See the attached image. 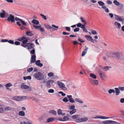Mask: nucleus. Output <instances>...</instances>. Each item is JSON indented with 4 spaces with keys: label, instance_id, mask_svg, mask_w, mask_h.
<instances>
[{
    "label": "nucleus",
    "instance_id": "obj_1",
    "mask_svg": "<svg viewBox=\"0 0 124 124\" xmlns=\"http://www.w3.org/2000/svg\"><path fill=\"white\" fill-rule=\"evenodd\" d=\"M112 55L113 57L117 60H122L124 59V56L123 54L121 52H114L112 53Z\"/></svg>",
    "mask_w": 124,
    "mask_h": 124
},
{
    "label": "nucleus",
    "instance_id": "obj_2",
    "mask_svg": "<svg viewBox=\"0 0 124 124\" xmlns=\"http://www.w3.org/2000/svg\"><path fill=\"white\" fill-rule=\"evenodd\" d=\"M34 76L36 79L39 80H43L44 77L43 75L40 72H38L35 74Z\"/></svg>",
    "mask_w": 124,
    "mask_h": 124
},
{
    "label": "nucleus",
    "instance_id": "obj_3",
    "mask_svg": "<svg viewBox=\"0 0 124 124\" xmlns=\"http://www.w3.org/2000/svg\"><path fill=\"white\" fill-rule=\"evenodd\" d=\"M57 84L60 88L64 90H66L67 89V88L65 84L62 82L58 81L57 82Z\"/></svg>",
    "mask_w": 124,
    "mask_h": 124
},
{
    "label": "nucleus",
    "instance_id": "obj_4",
    "mask_svg": "<svg viewBox=\"0 0 124 124\" xmlns=\"http://www.w3.org/2000/svg\"><path fill=\"white\" fill-rule=\"evenodd\" d=\"M113 3L117 6H118L120 8H124V4H122L119 2L117 0H114L113 1Z\"/></svg>",
    "mask_w": 124,
    "mask_h": 124
},
{
    "label": "nucleus",
    "instance_id": "obj_5",
    "mask_svg": "<svg viewBox=\"0 0 124 124\" xmlns=\"http://www.w3.org/2000/svg\"><path fill=\"white\" fill-rule=\"evenodd\" d=\"M102 123L104 124H117V123L115 121L111 120H107L104 121Z\"/></svg>",
    "mask_w": 124,
    "mask_h": 124
},
{
    "label": "nucleus",
    "instance_id": "obj_6",
    "mask_svg": "<svg viewBox=\"0 0 124 124\" xmlns=\"http://www.w3.org/2000/svg\"><path fill=\"white\" fill-rule=\"evenodd\" d=\"M21 87L22 89H28V90L29 91H31V88L29 86L27 85H24L23 83H22L21 84Z\"/></svg>",
    "mask_w": 124,
    "mask_h": 124
},
{
    "label": "nucleus",
    "instance_id": "obj_7",
    "mask_svg": "<svg viewBox=\"0 0 124 124\" xmlns=\"http://www.w3.org/2000/svg\"><path fill=\"white\" fill-rule=\"evenodd\" d=\"M15 18L14 16L11 14H10L8 18V20L9 21H11L12 22H15Z\"/></svg>",
    "mask_w": 124,
    "mask_h": 124
},
{
    "label": "nucleus",
    "instance_id": "obj_8",
    "mask_svg": "<svg viewBox=\"0 0 124 124\" xmlns=\"http://www.w3.org/2000/svg\"><path fill=\"white\" fill-rule=\"evenodd\" d=\"M115 17L116 19V20L122 22L123 23H124V18H123L122 17H120L117 15H115Z\"/></svg>",
    "mask_w": 124,
    "mask_h": 124
},
{
    "label": "nucleus",
    "instance_id": "obj_9",
    "mask_svg": "<svg viewBox=\"0 0 124 124\" xmlns=\"http://www.w3.org/2000/svg\"><path fill=\"white\" fill-rule=\"evenodd\" d=\"M54 82V81L53 80H49L46 81V85L47 87H50L51 86L50 83H52Z\"/></svg>",
    "mask_w": 124,
    "mask_h": 124
},
{
    "label": "nucleus",
    "instance_id": "obj_10",
    "mask_svg": "<svg viewBox=\"0 0 124 124\" xmlns=\"http://www.w3.org/2000/svg\"><path fill=\"white\" fill-rule=\"evenodd\" d=\"M23 97L20 96H15L13 97V99L17 101H21L23 99Z\"/></svg>",
    "mask_w": 124,
    "mask_h": 124
},
{
    "label": "nucleus",
    "instance_id": "obj_11",
    "mask_svg": "<svg viewBox=\"0 0 124 124\" xmlns=\"http://www.w3.org/2000/svg\"><path fill=\"white\" fill-rule=\"evenodd\" d=\"M92 118L93 119H108L109 118L103 116H97L95 117H93Z\"/></svg>",
    "mask_w": 124,
    "mask_h": 124
},
{
    "label": "nucleus",
    "instance_id": "obj_12",
    "mask_svg": "<svg viewBox=\"0 0 124 124\" xmlns=\"http://www.w3.org/2000/svg\"><path fill=\"white\" fill-rule=\"evenodd\" d=\"M15 20L16 21H20L22 24L23 25H26V23L24 21L17 17H16L15 18Z\"/></svg>",
    "mask_w": 124,
    "mask_h": 124
},
{
    "label": "nucleus",
    "instance_id": "obj_13",
    "mask_svg": "<svg viewBox=\"0 0 124 124\" xmlns=\"http://www.w3.org/2000/svg\"><path fill=\"white\" fill-rule=\"evenodd\" d=\"M85 37L87 40L91 41L92 42H94V40L92 39V37L91 36L88 35H85Z\"/></svg>",
    "mask_w": 124,
    "mask_h": 124
},
{
    "label": "nucleus",
    "instance_id": "obj_14",
    "mask_svg": "<svg viewBox=\"0 0 124 124\" xmlns=\"http://www.w3.org/2000/svg\"><path fill=\"white\" fill-rule=\"evenodd\" d=\"M114 25L117 29H120L121 27V24L117 22H115L114 23Z\"/></svg>",
    "mask_w": 124,
    "mask_h": 124
},
{
    "label": "nucleus",
    "instance_id": "obj_15",
    "mask_svg": "<svg viewBox=\"0 0 124 124\" xmlns=\"http://www.w3.org/2000/svg\"><path fill=\"white\" fill-rule=\"evenodd\" d=\"M67 97L69 99V101L71 103H74L75 102V100L72 98V96L71 95H67Z\"/></svg>",
    "mask_w": 124,
    "mask_h": 124
},
{
    "label": "nucleus",
    "instance_id": "obj_16",
    "mask_svg": "<svg viewBox=\"0 0 124 124\" xmlns=\"http://www.w3.org/2000/svg\"><path fill=\"white\" fill-rule=\"evenodd\" d=\"M6 12L4 10H2V12L0 13V17L1 18H3L5 17V15L6 14Z\"/></svg>",
    "mask_w": 124,
    "mask_h": 124
},
{
    "label": "nucleus",
    "instance_id": "obj_17",
    "mask_svg": "<svg viewBox=\"0 0 124 124\" xmlns=\"http://www.w3.org/2000/svg\"><path fill=\"white\" fill-rule=\"evenodd\" d=\"M40 61L39 60H38L35 62L36 64L38 66L40 67H42L43 66V64L42 63H40Z\"/></svg>",
    "mask_w": 124,
    "mask_h": 124
},
{
    "label": "nucleus",
    "instance_id": "obj_18",
    "mask_svg": "<svg viewBox=\"0 0 124 124\" xmlns=\"http://www.w3.org/2000/svg\"><path fill=\"white\" fill-rule=\"evenodd\" d=\"M3 109H4V111H10L12 110L11 108L9 106L6 107Z\"/></svg>",
    "mask_w": 124,
    "mask_h": 124
},
{
    "label": "nucleus",
    "instance_id": "obj_19",
    "mask_svg": "<svg viewBox=\"0 0 124 124\" xmlns=\"http://www.w3.org/2000/svg\"><path fill=\"white\" fill-rule=\"evenodd\" d=\"M115 89L116 95L117 96L120 93L119 87L118 88H115Z\"/></svg>",
    "mask_w": 124,
    "mask_h": 124
},
{
    "label": "nucleus",
    "instance_id": "obj_20",
    "mask_svg": "<svg viewBox=\"0 0 124 124\" xmlns=\"http://www.w3.org/2000/svg\"><path fill=\"white\" fill-rule=\"evenodd\" d=\"M85 25L82 24V26H81V28L83 29V31L86 33L88 32V31L85 26Z\"/></svg>",
    "mask_w": 124,
    "mask_h": 124
},
{
    "label": "nucleus",
    "instance_id": "obj_21",
    "mask_svg": "<svg viewBox=\"0 0 124 124\" xmlns=\"http://www.w3.org/2000/svg\"><path fill=\"white\" fill-rule=\"evenodd\" d=\"M62 111L60 109H58L57 111V113L58 115H61L62 116H63L65 115L64 113H62Z\"/></svg>",
    "mask_w": 124,
    "mask_h": 124
},
{
    "label": "nucleus",
    "instance_id": "obj_22",
    "mask_svg": "<svg viewBox=\"0 0 124 124\" xmlns=\"http://www.w3.org/2000/svg\"><path fill=\"white\" fill-rule=\"evenodd\" d=\"M91 83L93 85H97L98 84V80H94L92 81Z\"/></svg>",
    "mask_w": 124,
    "mask_h": 124
},
{
    "label": "nucleus",
    "instance_id": "obj_23",
    "mask_svg": "<svg viewBox=\"0 0 124 124\" xmlns=\"http://www.w3.org/2000/svg\"><path fill=\"white\" fill-rule=\"evenodd\" d=\"M36 57L35 55H32L31 61V63H33L35 62V61Z\"/></svg>",
    "mask_w": 124,
    "mask_h": 124
},
{
    "label": "nucleus",
    "instance_id": "obj_24",
    "mask_svg": "<svg viewBox=\"0 0 124 124\" xmlns=\"http://www.w3.org/2000/svg\"><path fill=\"white\" fill-rule=\"evenodd\" d=\"M75 100L76 101L81 104H82L83 103V101L79 98H76Z\"/></svg>",
    "mask_w": 124,
    "mask_h": 124
},
{
    "label": "nucleus",
    "instance_id": "obj_25",
    "mask_svg": "<svg viewBox=\"0 0 124 124\" xmlns=\"http://www.w3.org/2000/svg\"><path fill=\"white\" fill-rule=\"evenodd\" d=\"M54 120V118H50L48 119L46 121L47 123H49L50 122H52Z\"/></svg>",
    "mask_w": 124,
    "mask_h": 124
},
{
    "label": "nucleus",
    "instance_id": "obj_26",
    "mask_svg": "<svg viewBox=\"0 0 124 124\" xmlns=\"http://www.w3.org/2000/svg\"><path fill=\"white\" fill-rule=\"evenodd\" d=\"M18 115L20 116H25V113L23 111H21L19 112Z\"/></svg>",
    "mask_w": 124,
    "mask_h": 124
},
{
    "label": "nucleus",
    "instance_id": "obj_27",
    "mask_svg": "<svg viewBox=\"0 0 124 124\" xmlns=\"http://www.w3.org/2000/svg\"><path fill=\"white\" fill-rule=\"evenodd\" d=\"M49 113L50 114H52L54 115H56L57 114L56 112L54 110H51L49 111Z\"/></svg>",
    "mask_w": 124,
    "mask_h": 124
},
{
    "label": "nucleus",
    "instance_id": "obj_28",
    "mask_svg": "<svg viewBox=\"0 0 124 124\" xmlns=\"http://www.w3.org/2000/svg\"><path fill=\"white\" fill-rule=\"evenodd\" d=\"M12 85V84L10 83H9L7 84L5 86L6 87H7L6 89H9L10 90H11V89H10L8 88V87H9L10 86Z\"/></svg>",
    "mask_w": 124,
    "mask_h": 124
},
{
    "label": "nucleus",
    "instance_id": "obj_29",
    "mask_svg": "<svg viewBox=\"0 0 124 124\" xmlns=\"http://www.w3.org/2000/svg\"><path fill=\"white\" fill-rule=\"evenodd\" d=\"M32 22L33 24L36 25H38L39 23V22L37 20L34 19L32 21Z\"/></svg>",
    "mask_w": 124,
    "mask_h": 124
},
{
    "label": "nucleus",
    "instance_id": "obj_30",
    "mask_svg": "<svg viewBox=\"0 0 124 124\" xmlns=\"http://www.w3.org/2000/svg\"><path fill=\"white\" fill-rule=\"evenodd\" d=\"M88 49V48L87 47H86L85 49V50L83 51L82 53V56H83L85 55V54H86V52Z\"/></svg>",
    "mask_w": 124,
    "mask_h": 124
},
{
    "label": "nucleus",
    "instance_id": "obj_31",
    "mask_svg": "<svg viewBox=\"0 0 124 124\" xmlns=\"http://www.w3.org/2000/svg\"><path fill=\"white\" fill-rule=\"evenodd\" d=\"M16 24L17 25H18L20 26V29L22 30H23L24 29L23 27L22 26H21V24L20 23V22L19 21H18L16 22Z\"/></svg>",
    "mask_w": 124,
    "mask_h": 124
},
{
    "label": "nucleus",
    "instance_id": "obj_32",
    "mask_svg": "<svg viewBox=\"0 0 124 124\" xmlns=\"http://www.w3.org/2000/svg\"><path fill=\"white\" fill-rule=\"evenodd\" d=\"M90 76L92 78L96 79L97 78L96 76L93 73H91L90 75Z\"/></svg>",
    "mask_w": 124,
    "mask_h": 124
},
{
    "label": "nucleus",
    "instance_id": "obj_33",
    "mask_svg": "<svg viewBox=\"0 0 124 124\" xmlns=\"http://www.w3.org/2000/svg\"><path fill=\"white\" fill-rule=\"evenodd\" d=\"M98 3L100 6L102 7L105 4L104 3L101 1H98Z\"/></svg>",
    "mask_w": 124,
    "mask_h": 124
},
{
    "label": "nucleus",
    "instance_id": "obj_34",
    "mask_svg": "<svg viewBox=\"0 0 124 124\" xmlns=\"http://www.w3.org/2000/svg\"><path fill=\"white\" fill-rule=\"evenodd\" d=\"M81 118L82 122L86 121L88 120L87 118L86 117H83Z\"/></svg>",
    "mask_w": 124,
    "mask_h": 124
},
{
    "label": "nucleus",
    "instance_id": "obj_35",
    "mask_svg": "<svg viewBox=\"0 0 124 124\" xmlns=\"http://www.w3.org/2000/svg\"><path fill=\"white\" fill-rule=\"evenodd\" d=\"M32 124L29 121H27L26 122H25L24 121L23 122H20V124Z\"/></svg>",
    "mask_w": 124,
    "mask_h": 124
},
{
    "label": "nucleus",
    "instance_id": "obj_36",
    "mask_svg": "<svg viewBox=\"0 0 124 124\" xmlns=\"http://www.w3.org/2000/svg\"><path fill=\"white\" fill-rule=\"evenodd\" d=\"M28 44V49H29L30 48H32V46L33 45L32 43H27Z\"/></svg>",
    "mask_w": 124,
    "mask_h": 124
},
{
    "label": "nucleus",
    "instance_id": "obj_37",
    "mask_svg": "<svg viewBox=\"0 0 124 124\" xmlns=\"http://www.w3.org/2000/svg\"><path fill=\"white\" fill-rule=\"evenodd\" d=\"M108 93L109 94H111L112 93H115V91L114 90L112 89H110L108 91Z\"/></svg>",
    "mask_w": 124,
    "mask_h": 124
},
{
    "label": "nucleus",
    "instance_id": "obj_38",
    "mask_svg": "<svg viewBox=\"0 0 124 124\" xmlns=\"http://www.w3.org/2000/svg\"><path fill=\"white\" fill-rule=\"evenodd\" d=\"M111 67L109 66H105L104 67V69L106 71H108L111 69Z\"/></svg>",
    "mask_w": 124,
    "mask_h": 124
},
{
    "label": "nucleus",
    "instance_id": "obj_39",
    "mask_svg": "<svg viewBox=\"0 0 124 124\" xmlns=\"http://www.w3.org/2000/svg\"><path fill=\"white\" fill-rule=\"evenodd\" d=\"M76 111V109H74L72 110L69 112V113L71 115H72V114L75 113Z\"/></svg>",
    "mask_w": 124,
    "mask_h": 124
},
{
    "label": "nucleus",
    "instance_id": "obj_40",
    "mask_svg": "<svg viewBox=\"0 0 124 124\" xmlns=\"http://www.w3.org/2000/svg\"><path fill=\"white\" fill-rule=\"evenodd\" d=\"M26 34L28 36H33V34L32 33H31V31L28 32L27 31L26 32Z\"/></svg>",
    "mask_w": 124,
    "mask_h": 124
},
{
    "label": "nucleus",
    "instance_id": "obj_41",
    "mask_svg": "<svg viewBox=\"0 0 124 124\" xmlns=\"http://www.w3.org/2000/svg\"><path fill=\"white\" fill-rule=\"evenodd\" d=\"M75 121L76 122L78 123L82 122L81 118H78L76 119Z\"/></svg>",
    "mask_w": 124,
    "mask_h": 124
},
{
    "label": "nucleus",
    "instance_id": "obj_42",
    "mask_svg": "<svg viewBox=\"0 0 124 124\" xmlns=\"http://www.w3.org/2000/svg\"><path fill=\"white\" fill-rule=\"evenodd\" d=\"M80 19L81 21L84 23V25H86L87 24L85 20L83 19V18L82 17H80Z\"/></svg>",
    "mask_w": 124,
    "mask_h": 124
},
{
    "label": "nucleus",
    "instance_id": "obj_43",
    "mask_svg": "<svg viewBox=\"0 0 124 124\" xmlns=\"http://www.w3.org/2000/svg\"><path fill=\"white\" fill-rule=\"evenodd\" d=\"M62 101L65 102H67L69 101V100L67 99V97H65L64 98L62 99Z\"/></svg>",
    "mask_w": 124,
    "mask_h": 124
},
{
    "label": "nucleus",
    "instance_id": "obj_44",
    "mask_svg": "<svg viewBox=\"0 0 124 124\" xmlns=\"http://www.w3.org/2000/svg\"><path fill=\"white\" fill-rule=\"evenodd\" d=\"M106 3H107V4L109 5H111L113 3L112 1L110 0H107L106 1Z\"/></svg>",
    "mask_w": 124,
    "mask_h": 124
},
{
    "label": "nucleus",
    "instance_id": "obj_45",
    "mask_svg": "<svg viewBox=\"0 0 124 124\" xmlns=\"http://www.w3.org/2000/svg\"><path fill=\"white\" fill-rule=\"evenodd\" d=\"M78 116V115H74L72 116V119H77V118Z\"/></svg>",
    "mask_w": 124,
    "mask_h": 124
},
{
    "label": "nucleus",
    "instance_id": "obj_46",
    "mask_svg": "<svg viewBox=\"0 0 124 124\" xmlns=\"http://www.w3.org/2000/svg\"><path fill=\"white\" fill-rule=\"evenodd\" d=\"M4 112V109L2 107L0 106V113H2Z\"/></svg>",
    "mask_w": 124,
    "mask_h": 124
},
{
    "label": "nucleus",
    "instance_id": "obj_47",
    "mask_svg": "<svg viewBox=\"0 0 124 124\" xmlns=\"http://www.w3.org/2000/svg\"><path fill=\"white\" fill-rule=\"evenodd\" d=\"M45 27L47 29H54V28L51 27L49 25H45Z\"/></svg>",
    "mask_w": 124,
    "mask_h": 124
},
{
    "label": "nucleus",
    "instance_id": "obj_48",
    "mask_svg": "<svg viewBox=\"0 0 124 124\" xmlns=\"http://www.w3.org/2000/svg\"><path fill=\"white\" fill-rule=\"evenodd\" d=\"M63 121H65L66 120H68L69 119L67 116H65L63 117Z\"/></svg>",
    "mask_w": 124,
    "mask_h": 124
},
{
    "label": "nucleus",
    "instance_id": "obj_49",
    "mask_svg": "<svg viewBox=\"0 0 124 124\" xmlns=\"http://www.w3.org/2000/svg\"><path fill=\"white\" fill-rule=\"evenodd\" d=\"M54 92V90L52 89H50L48 90V92L49 93H53Z\"/></svg>",
    "mask_w": 124,
    "mask_h": 124
},
{
    "label": "nucleus",
    "instance_id": "obj_50",
    "mask_svg": "<svg viewBox=\"0 0 124 124\" xmlns=\"http://www.w3.org/2000/svg\"><path fill=\"white\" fill-rule=\"evenodd\" d=\"M54 74L53 73L51 72L49 73L48 74V76L49 77H51L53 76Z\"/></svg>",
    "mask_w": 124,
    "mask_h": 124
},
{
    "label": "nucleus",
    "instance_id": "obj_51",
    "mask_svg": "<svg viewBox=\"0 0 124 124\" xmlns=\"http://www.w3.org/2000/svg\"><path fill=\"white\" fill-rule=\"evenodd\" d=\"M33 70V68L31 67L28 69L27 71L29 72H30L32 71Z\"/></svg>",
    "mask_w": 124,
    "mask_h": 124
},
{
    "label": "nucleus",
    "instance_id": "obj_52",
    "mask_svg": "<svg viewBox=\"0 0 124 124\" xmlns=\"http://www.w3.org/2000/svg\"><path fill=\"white\" fill-rule=\"evenodd\" d=\"M75 106L74 105H72L71 106H69V108L70 110H73L74 109Z\"/></svg>",
    "mask_w": 124,
    "mask_h": 124
},
{
    "label": "nucleus",
    "instance_id": "obj_53",
    "mask_svg": "<svg viewBox=\"0 0 124 124\" xmlns=\"http://www.w3.org/2000/svg\"><path fill=\"white\" fill-rule=\"evenodd\" d=\"M58 93L61 94L62 96H65L66 95L65 93H63V92L62 91H60Z\"/></svg>",
    "mask_w": 124,
    "mask_h": 124
},
{
    "label": "nucleus",
    "instance_id": "obj_54",
    "mask_svg": "<svg viewBox=\"0 0 124 124\" xmlns=\"http://www.w3.org/2000/svg\"><path fill=\"white\" fill-rule=\"evenodd\" d=\"M100 75L102 78H103L104 77V74L102 72H101L100 73Z\"/></svg>",
    "mask_w": 124,
    "mask_h": 124
},
{
    "label": "nucleus",
    "instance_id": "obj_55",
    "mask_svg": "<svg viewBox=\"0 0 124 124\" xmlns=\"http://www.w3.org/2000/svg\"><path fill=\"white\" fill-rule=\"evenodd\" d=\"M91 32L92 33L93 35L96 34L97 33V32L96 31L93 30L91 31Z\"/></svg>",
    "mask_w": 124,
    "mask_h": 124
},
{
    "label": "nucleus",
    "instance_id": "obj_56",
    "mask_svg": "<svg viewBox=\"0 0 124 124\" xmlns=\"http://www.w3.org/2000/svg\"><path fill=\"white\" fill-rule=\"evenodd\" d=\"M40 15L41 16H42V17H43V18L44 19H45V20H46V16H45V15H43V14H40Z\"/></svg>",
    "mask_w": 124,
    "mask_h": 124
},
{
    "label": "nucleus",
    "instance_id": "obj_57",
    "mask_svg": "<svg viewBox=\"0 0 124 124\" xmlns=\"http://www.w3.org/2000/svg\"><path fill=\"white\" fill-rule=\"evenodd\" d=\"M8 42L9 43L11 44H13L14 43V41L13 40H9L8 41Z\"/></svg>",
    "mask_w": 124,
    "mask_h": 124
},
{
    "label": "nucleus",
    "instance_id": "obj_58",
    "mask_svg": "<svg viewBox=\"0 0 124 124\" xmlns=\"http://www.w3.org/2000/svg\"><path fill=\"white\" fill-rule=\"evenodd\" d=\"M98 54L97 53H94L93 55V58H96L97 57Z\"/></svg>",
    "mask_w": 124,
    "mask_h": 124
},
{
    "label": "nucleus",
    "instance_id": "obj_59",
    "mask_svg": "<svg viewBox=\"0 0 124 124\" xmlns=\"http://www.w3.org/2000/svg\"><path fill=\"white\" fill-rule=\"evenodd\" d=\"M28 41L27 39H25L23 40L22 41L23 43V44H25Z\"/></svg>",
    "mask_w": 124,
    "mask_h": 124
},
{
    "label": "nucleus",
    "instance_id": "obj_60",
    "mask_svg": "<svg viewBox=\"0 0 124 124\" xmlns=\"http://www.w3.org/2000/svg\"><path fill=\"white\" fill-rule=\"evenodd\" d=\"M15 44L16 45H20V43L18 41H16L15 42Z\"/></svg>",
    "mask_w": 124,
    "mask_h": 124
},
{
    "label": "nucleus",
    "instance_id": "obj_61",
    "mask_svg": "<svg viewBox=\"0 0 124 124\" xmlns=\"http://www.w3.org/2000/svg\"><path fill=\"white\" fill-rule=\"evenodd\" d=\"M79 29L78 28H77L74 29V32H76L79 31Z\"/></svg>",
    "mask_w": 124,
    "mask_h": 124
},
{
    "label": "nucleus",
    "instance_id": "obj_62",
    "mask_svg": "<svg viewBox=\"0 0 124 124\" xmlns=\"http://www.w3.org/2000/svg\"><path fill=\"white\" fill-rule=\"evenodd\" d=\"M6 1L9 3H13V2L14 1L13 0H6Z\"/></svg>",
    "mask_w": 124,
    "mask_h": 124
},
{
    "label": "nucleus",
    "instance_id": "obj_63",
    "mask_svg": "<svg viewBox=\"0 0 124 124\" xmlns=\"http://www.w3.org/2000/svg\"><path fill=\"white\" fill-rule=\"evenodd\" d=\"M120 90L122 91H124V87H119Z\"/></svg>",
    "mask_w": 124,
    "mask_h": 124
},
{
    "label": "nucleus",
    "instance_id": "obj_64",
    "mask_svg": "<svg viewBox=\"0 0 124 124\" xmlns=\"http://www.w3.org/2000/svg\"><path fill=\"white\" fill-rule=\"evenodd\" d=\"M120 102L121 103H124V98H121L120 100Z\"/></svg>",
    "mask_w": 124,
    "mask_h": 124
}]
</instances>
